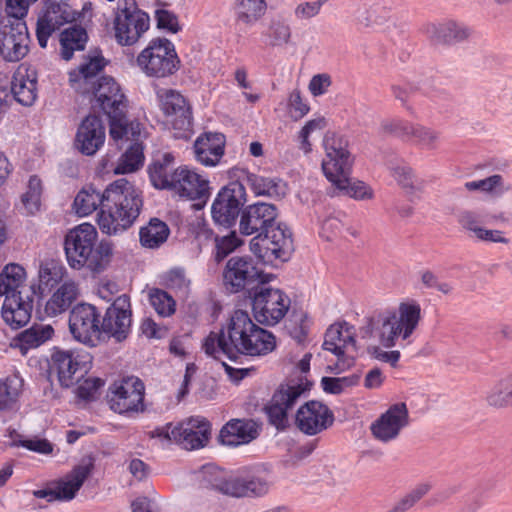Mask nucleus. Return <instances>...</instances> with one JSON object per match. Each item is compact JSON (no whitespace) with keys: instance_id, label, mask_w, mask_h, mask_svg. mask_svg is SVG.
I'll return each mask as SVG.
<instances>
[{"instance_id":"f257e3e1","label":"nucleus","mask_w":512,"mask_h":512,"mask_svg":"<svg viewBox=\"0 0 512 512\" xmlns=\"http://www.w3.org/2000/svg\"><path fill=\"white\" fill-rule=\"evenodd\" d=\"M276 346L274 335L256 325L249 314L236 310L218 332H210L202 349L214 359L236 361L240 356H264Z\"/></svg>"},{"instance_id":"f03ea898","label":"nucleus","mask_w":512,"mask_h":512,"mask_svg":"<svg viewBox=\"0 0 512 512\" xmlns=\"http://www.w3.org/2000/svg\"><path fill=\"white\" fill-rule=\"evenodd\" d=\"M421 306L414 300L402 302L397 310L387 311L369 319L362 337L386 348L396 345L397 339L410 344L411 337L422 318Z\"/></svg>"},{"instance_id":"7ed1b4c3","label":"nucleus","mask_w":512,"mask_h":512,"mask_svg":"<svg viewBox=\"0 0 512 512\" xmlns=\"http://www.w3.org/2000/svg\"><path fill=\"white\" fill-rule=\"evenodd\" d=\"M142 206L134 186L121 178L106 188V198L98 213L100 230L107 235H117L128 229L137 219Z\"/></svg>"},{"instance_id":"20e7f679","label":"nucleus","mask_w":512,"mask_h":512,"mask_svg":"<svg viewBox=\"0 0 512 512\" xmlns=\"http://www.w3.org/2000/svg\"><path fill=\"white\" fill-rule=\"evenodd\" d=\"M97 236L96 228L89 223L80 224L67 233L64 249L68 264L73 269L86 266L93 272H101L108 266L113 255V245L101 241L95 247Z\"/></svg>"},{"instance_id":"39448f33","label":"nucleus","mask_w":512,"mask_h":512,"mask_svg":"<svg viewBox=\"0 0 512 512\" xmlns=\"http://www.w3.org/2000/svg\"><path fill=\"white\" fill-rule=\"evenodd\" d=\"M200 481L204 487L236 499L262 498L269 493L272 485L265 473H239L223 477L222 472L213 465H206L202 468Z\"/></svg>"},{"instance_id":"423d86ee","label":"nucleus","mask_w":512,"mask_h":512,"mask_svg":"<svg viewBox=\"0 0 512 512\" xmlns=\"http://www.w3.org/2000/svg\"><path fill=\"white\" fill-rule=\"evenodd\" d=\"M90 94L94 95L96 105L109 117V133L113 141L128 136V133L133 136L140 134L141 124L138 121L128 122L126 119L127 99L112 77L99 78Z\"/></svg>"},{"instance_id":"0eeeda50","label":"nucleus","mask_w":512,"mask_h":512,"mask_svg":"<svg viewBox=\"0 0 512 512\" xmlns=\"http://www.w3.org/2000/svg\"><path fill=\"white\" fill-rule=\"evenodd\" d=\"M310 387L311 383L303 377L281 383L264 408L270 423L277 429H284L288 425L289 413L308 397Z\"/></svg>"},{"instance_id":"6e6552de","label":"nucleus","mask_w":512,"mask_h":512,"mask_svg":"<svg viewBox=\"0 0 512 512\" xmlns=\"http://www.w3.org/2000/svg\"><path fill=\"white\" fill-rule=\"evenodd\" d=\"M152 438L175 442L185 450H196L207 445L211 436V425L201 417H191L176 425L171 423L151 431Z\"/></svg>"},{"instance_id":"1a4fd4ad","label":"nucleus","mask_w":512,"mask_h":512,"mask_svg":"<svg viewBox=\"0 0 512 512\" xmlns=\"http://www.w3.org/2000/svg\"><path fill=\"white\" fill-rule=\"evenodd\" d=\"M137 65L149 77L164 78L179 69L174 44L166 38L152 39L137 56Z\"/></svg>"},{"instance_id":"9d476101","label":"nucleus","mask_w":512,"mask_h":512,"mask_svg":"<svg viewBox=\"0 0 512 512\" xmlns=\"http://www.w3.org/2000/svg\"><path fill=\"white\" fill-rule=\"evenodd\" d=\"M293 249L292 233L282 223L272 225L262 235L254 236L250 241L251 252L266 264H274L276 260H288Z\"/></svg>"},{"instance_id":"9b49d317","label":"nucleus","mask_w":512,"mask_h":512,"mask_svg":"<svg viewBox=\"0 0 512 512\" xmlns=\"http://www.w3.org/2000/svg\"><path fill=\"white\" fill-rule=\"evenodd\" d=\"M156 95L173 136L188 139L192 134V112L186 98L180 92L167 88L158 89Z\"/></svg>"},{"instance_id":"f8f14e48","label":"nucleus","mask_w":512,"mask_h":512,"mask_svg":"<svg viewBox=\"0 0 512 512\" xmlns=\"http://www.w3.org/2000/svg\"><path fill=\"white\" fill-rule=\"evenodd\" d=\"M150 19L134 0H119L114 19V33L120 45H133L148 30Z\"/></svg>"},{"instance_id":"ddd939ff","label":"nucleus","mask_w":512,"mask_h":512,"mask_svg":"<svg viewBox=\"0 0 512 512\" xmlns=\"http://www.w3.org/2000/svg\"><path fill=\"white\" fill-rule=\"evenodd\" d=\"M325 156L322 170L328 180L345 181V175L351 173L353 159L348 150V141L335 132H327L323 139Z\"/></svg>"},{"instance_id":"4468645a","label":"nucleus","mask_w":512,"mask_h":512,"mask_svg":"<svg viewBox=\"0 0 512 512\" xmlns=\"http://www.w3.org/2000/svg\"><path fill=\"white\" fill-rule=\"evenodd\" d=\"M144 391L142 381L137 377H126L115 381L107 395L110 408L119 414H131L144 410Z\"/></svg>"},{"instance_id":"2eb2a0df","label":"nucleus","mask_w":512,"mask_h":512,"mask_svg":"<svg viewBox=\"0 0 512 512\" xmlns=\"http://www.w3.org/2000/svg\"><path fill=\"white\" fill-rule=\"evenodd\" d=\"M323 348L337 357L333 371L339 373L351 367L356 352L354 327L346 322L331 325L325 333Z\"/></svg>"},{"instance_id":"dca6fc26","label":"nucleus","mask_w":512,"mask_h":512,"mask_svg":"<svg viewBox=\"0 0 512 512\" xmlns=\"http://www.w3.org/2000/svg\"><path fill=\"white\" fill-rule=\"evenodd\" d=\"M13 20L0 28V56L6 62H18L29 52L30 38L24 16L10 10Z\"/></svg>"},{"instance_id":"f3484780","label":"nucleus","mask_w":512,"mask_h":512,"mask_svg":"<svg viewBox=\"0 0 512 512\" xmlns=\"http://www.w3.org/2000/svg\"><path fill=\"white\" fill-rule=\"evenodd\" d=\"M290 304V298L283 291L263 287L253 297L254 317L261 324L273 326L284 318Z\"/></svg>"},{"instance_id":"a211bd4d","label":"nucleus","mask_w":512,"mask_h":512,"mask_svg":"<svg viewBox=\"0 0 512 512\" xmlns=\"http://www.w3.org/2000/svg\"><path fill=\"white\" fill-rule=\"evenodd\" d=\"M245 202L246 190L243 183L234 181L224 186L212 204L211 213L214 221L225 227L231 226Z\"/></svg>"},{"instance_id":"6ab92c4d","label":"nucleus","mask_w":512,"mask_h":512,"mask_svg":"<svg viewBox=\"0 0 512 512\" xmlns=\"http://www.w3.org/2000/svg\"><path fill=\"white\" fill-rule=\"evenodd\" d=\"M100 317V313L93 305L75 306L69 316V328L73 337L81 343L95 346L101 334Z\"/></svg>"},{"instance_id":"aec40b11","label":"nucleus","mask_w":512,"mask_h":512,"mask_svg":"<svg viewBox=\"0 0 512 512\" xmlns=\"http://www.w3.org/2000/svg\"><path fill=\"white\" fill-rule=\"evenodd\" d=\"M409 425V412L405 403L391 405L370 425L373 438L388 444L397 440L401 432Z\"/></svg>"},{"instance_id":"412c9836","label":"nucleus","mask_w":512,"mask_h":512,"mask_svg":"<svg viewBox=\"0 0 512 512\" xmlns=\"http://www.w3.org/2000/svg\"><path fill=\"white\" fill-rule=\"evenodd\" d=\"M223 281L228 291L237 293L255 283H264L266 279L250 257L235 256L226 264Z\"/></svg>"},{"instance_id":"4be33fe9","label":"nucleus","mask_w":512,"mask_h":512,"mask_svg":"<svg viewBox=\"0 0 512 512\" xmlns=\"http://www.w3.org/2000/svg\"><path fill=\"white\" fill-rule=\"evenodd\" d=\"M333 412L319 401H307L301 405L295 414V424L298 429L309 436L321 433L332 426Z\"/></svg>"},{"instance_id":"5701e85b","label":"nucleus","mask_w":512,"mask_h":512,"mask_svg":"<svg viewBox=\"0 0 512 512\" xmlns=\"http://www.w3.org/2000/svg\"><path fill=\"white\" fill-rule=\"evenodd\" d=\"M278 216L274 204L257 202L248 205L240 215L239 231L242 235H262L276 223Z\"/></svg>"},{"instance_id":"b1692460","label":"nucleus","mask_w":512,"mask_h":512,"mask_svg":"<svg viewBox=\"0 0 512 512\" xmlns=\"http://www.w3.org/2000/svg\"><path fill=\"white\" fill-rule=\"evenodd\" d=\"M130 307V298L127 294L118 296L105 313L101 332L114 337L117 341L125 339L131 326Z\"/></svg>"},{"instance_id":"393cba45","label":"nucleus","mask_w":512,"mask_h":512,"mask_svg":"<svg viewBox=\"0 0 512 512\" xmlns=\"http://www.w3.org/2000/svg\"><path fill=\"white\" fill-rule=\"evenodd\" d=\"M89 362L88 354L56 349L51 355L50 370L57 374L61 386L70 387L74 383L75 374L86 372Z\"/></svg>"},{"instance_id":"a878e982","label":"nucleus","mask_w":512,"mask_h":512,"mask_svg":"<svg viewBox=\"0 0 512 512\" xmlns=\"http://www.w3.org/2000/svg\"><path fill=\"white\" fill-rule=\"evenodd\" d=\"M175 180L170 187L178 196L188 200H199L203 203L209 197V181L187 166L174 170Z\"/></svg>"},{"instance_id":"bb28decb","label":"nucleus","mask_w":512,"mask_h":512,"mask_svg":"<svg viewBox=\"0 0 512 512\" xmlns=\"http://www.w3.org/2000/svg\"><path fill=\"white\" fill-rule=\"evenodd\" d=\"M73 19L74 15L67 4L47 1L37 21L36 36L39 45L45 48L51 34Z\"/></svg>"},{"instance_id":"cd10ccee","label":"nucleus","mask_w":512,"mask_h":512,"mask_svg":"<svg viewBox=\"0 0 512 512\" xmlns=\"http://www.w3.org/2000/svg\"><path fill=\"white\" fill-rule=\"evenodd\" d=\"M33 310V296L26 291L25 293L7 294L1 309V315L4 322L13 329L25 326Z\"/></svg>"},{"instance_id":"c85d7f7f","label":"nucleus","mask_w":512,"mask_h":512,"mask_svg":"<svg viewBox=\"0 0 512 512\" xmlns=\"http://www.w3.org/2000/svg\"><path fill=\"white\" fill-rule=\"evenodd\" d=\"M105 128L101 119L95 115L87 116L79 125L75 145L85 155H94L104 144Z\"/></svg>"},{"instance_id":"c756f323","label":"nucleus","mask_w":512,"mask_h":512,"mask_svg":"<svg viewBox=\"0 0 512 512\" xmlns=\"http://www.w3.org/2000/svg\"><path fill=\"white\" fill-rule=\"evenodd\" d=\"M11 92L23 106H31L37 99V72L26 64L18 66L13 74Z\"/></svg>"},{"instance_id":"7c9ffc66","label":"nucleus","mask_w":512,"mask_h":512,"mask_svg":"<svg viewBox=\"0 0 512 512\" xmlns=\"http://www.w3.org/2000/svg\"><path fill=\"white\" fill-rule=\"evenodd\" d=\"M225 136L222 133H204L194 143L196 160L207 167H214L224 155Z\"/></svg>"},{"instance_id":"2f4dec72","label":"nucleus","mask_w":512,"mask_h":512,"mask_svg":"<svg viewBox=\"0 0 512 512\" xmlns=\"http://www.w3.org/2000/svg\"><path fill=\"white\" fill-rule=\"evenodd\" d=\"M105 66V59L101 55L88 57L77 70L69 73L71 86L81 94H90L91 89L97 84L96 76Z\"/></svg>"},{"instance_id":"473e14b6","label":"nucleus","mask_w":512,"mask_h":512,"mask_svg":"<svg viewBox=\"0 0 512 512\" xmlns=\"http://www.w3.org/2000/svg\"><path fill=\"white\" fill-rule=\"evenodd\" d=\"M54 329L48 324H34L30 328L20 332L11 341V347L19 349L24 356L30 350L36 349L50 340Z\"/></svg>"},{"instance_id":"72a5a7b5","label":"nucleus","mask_w":512,"mask_h":512,"mask_svg":"<svg viewBox=\"0 0 512 512\" xmlns=\"http://www.w3.org/2000/svg\"><path fill=\"white\" fill-rule=\"evenodd\" d=\"M255 422L246 420H231L220 431V441L227 446L247 444L257 437Z\"/></svg>"},{"instance_id":"f704fd0d","label":"nucleus","mask_w":512,"mask_h":512,"mask_svg":"<svg viewBox=\"0 0 512 512\" xmlns=\"http://www.w3.org/2000/svg\"><path fill=\"white\" fill-rule=\"evenodd\" d=\"M142 130L137 136H133L128 133V136H124L122 139L114 141L117 145L121 141L131 140L133 143L129 146L126 152L119 158L116 167L114 168L115 174H127L132 173L142 167L144 163L143 146L139 142L141 138Z\"/></svg>"},{"instance_id":"c9c22d12","label":"nucleus","mask_w":512,"mask_h":512,"mask_svg":"<svg viewBox=\"0 0 512 512\" xmlns=\"http://www.w3.org/2000/svg\"><path fill=\"white\" fill-rule=\"evenodd\" d=\"M91 464L79 465L71 473L54 485L57 500L69 501L73 499L77 491L91 473Z\"/></svg>"},{"instance_id":"e433bc0d","label":"nucleus","mask_w":512,"mask_h":512,"mask_svg":"<svg viewBox=\"0 0 512 512\" xmlns=\"http://www.w3.org/2000/svg\"><path fill=\"white\" fill-rule=\"evenodd\" d=\"M244 181L257 196L282 198L287 194V185L279 178L264 177L247 172Z\"/></svg>"},{"instance_id":"4c0bfd02","label":"nucleus","mask_w":512,"mask_h":512,"mask_svg":"<svg viewBox=\"0 0 512 512\" xmlns=\"http://www.w3.org/2000/svg\"><path fill=\"white\" fill-rule=\"evenodd\" d=\"M174 157L170 153L163 154L153 161L148 172L151 183L158 189H170L176 177L173 169Z\"/></svg>"},{"instance_id":"58836bf2","label":"nucleus","mask_w":512,"mask_h":512,"mask_svg":"<svg viewBox=\"0 0 512 512\" xmlns=\"http://www.w3.org/2000/svg\"><path fill=\"white\" fill-rule=\"evenodd\" d=\"M105 198L106 190L104 192H100L93 186H85L77 193L73 202V209L80 217L88 216L99 207L100 209L103 207Z\"/></svg>"},{"instance_id":"ea45409f","label":"nucleus","mask_w":512,"mask_h":512,"mask_svg":"<svg viewBox=\"0 0 512 512\" xmlns=\"http://www.w3.org/2000/svg\"><path fill=\"white\" fill-rule=\"evenodd\" d=\"M26 271L16 263L7 264L0 273V296L14 293H24Z\"/></svg>"},{"instance_id":"a19ab883","label":"nucleus","mask_w":512,"mask_h":512,"mask_svg":"<svg viewBox=\"0 0 512 512\" xmlns=\"http://www.w3.org/2000/svg\"><path fill=\"white\" fill-rule=\"evenodd\" d=\"M78 296V286L74 281H65L46 304V311L58 315L66 311Z\"/></svg>"},{"instance_id":"79ce46f5","label":"nucleus","mask_w":512,"mask_h":512,"mask_svg":"<svg viewBox=\"0 0 512 512\" xmlns=\"http://www.w3.org/2000/svg\"><path fill=\"white\" fill-rule=\"evenodd\" d=\"M170 234L168 225L157 218H153L149 223L140 229V243L147 248H158Z\"/></svg>"},{"instance_id":"37998d69","label":"nucleus","mask_w":512,"mask_h":512,"mask_svg":"<svg viewBox=\"0 0 512 512\" xmlns=\"http://www.w3.org/2000/svg\"><path fill=\"white\" fill-rule=\"evenodd\" d=\"M429 32L436 41L443 43L463 41L469 36L468 28L453 20L434 24Z\"/></svg>"},{"instance_id":"c03bdc74","label":"nucleus","mask_w":512,"mask_h":512,"mask_svg":"<svg viewBox=\"0 0 512 512\" xmlns=\"http://www.w3.org/2000/svg\"><path fill=\"white\" fill-rule=\"evenodd\" d=\"M87 33L84 28L73 25L65 29L60 36L61 56L70 60L74 51L83 50L87 42Z\"/></svg>"},{"instance_id":"a18cd8bd","label":"nucleus","mask_w":512,"mask_h":512,"mask_svg":"<svg viewBox=\"0 0 512 512\" xmlns=\"http://www.w3.org/2000/svg\"><path fill=\"white\" fill-rule=\"evenodd\" d=\"M266 11L265 0H237L235 3L236 19L245 25H254L265 15Z\"/></svg>"},{"instance_id":"49530a36","label":"nucleus","mask_w":512,"mask_h":512,"mask_svg":"<svg viewBox=\"0 0 512 512\" xmlns=\"http://www.w3.org/2000/svg\"><path fill=\"white\" fill-rule=\"evenodd\" d=\"M22 390V379L16 375L0 380V413L14 409Z\"/></svg>"},{"instance_id":"de8ad7c7","label":"nucleus","mask_w":512,"mask_h":512,"mask_svg":"<svg viewBox=\"0 0 512 512\" xmlns=\"http://www.w3.org/2000/svg\"><path fill=\"white\" fill-rule=\"evenodd\" d=\"M271 46H284L289 44L292 31L289 23L282 17H275L270 20L269 26L264 34Z\"/></svg>"},{"instance_id":"09e8293b","label":"nucleus","mask_w":512,"mask_h":512,"mask_svg":"<svg viewBox=\"0 0 512 512\" xmlns=\"http://www.w3.org/2000/svg\"><path fill=\"white\" fill-rule=\"evenodd\" d=\"M345 181L340 183L338 180H329L336 188L343 191L344 194L356 199L367 200L373 197V190L362 181H352L350 173L345 175Z\"/></svg>"},{"instance_id":"8fccbe9b","label":"nucleus","mask_w":512,"mask_h":512,"mask_svg":"<svg viewBox=\"0 0 512 512\" xmlns=\"http://www.w3.org/2000/svg\"><path fill=\"white\" fill-rule=\"evenodd\" d=\"M149 301L158 315L169 317L175 313L176 302L165 290L153 288L149 291Z\"/></svg>"},{"instance_id":"3c124183","label":"nucleus","mask_w":512,"mask_h":512,"mask_svg":"<svg viewBox=\"0 0 512 512\" xmlns=\"http://www.w3.org/2000/svg\"><path fill=\"white\" fill-rule=\"evenodd\" d=\"M41 191V180L32 176L27 191L21 197V203L28 214H35L39 210Z\"/></svg>"},{"instance_id":"603ef678","label":"nucleus","mask_w":512,"mask_h":512,"mask_svg":"<svg viewBox=\"0 0 512 512\" xmlns=\"http://www.w3.org/2000/svg\"><path fill=\"white\" fill-rule=\"evenodd\" d=\"M165 285L180 298H186L190 291L191 281L183 269H172L165 276Z\"/></svg>"},{"instance_id":"864d4df0","label":"nucleus","mask_w":512,"mask_h":512,"mask_svg":"<svg viewBox=\"0 0 512 512\" xmlns=\"http://www.w3.org/2000/svg\"><path fill=\"white\" fill-rule=\"evenodd\" d=\"M392 176L409 196H417L420 191L417 179L413 170L406 166H396L392 169Z\"/></svg>"},{"instance_id":"5fc2aeb1","label":"nucleus","mask_w":512,"mask_h":512,"mask_svg":"<svg viewBox=\"0 0 512 512\" xmlns=\"http://www.w3.org/2000/svg\"><path fill=\"white\" fill-rule=\"evenodd\" d=\"M486 400L490 406L494 407H507L512 405V395L505 377L499 380L489 390Z\"/></svg>"},{"instance_id":"6e6d98bb","label":"nucleus","mask_w":512,"mask_h":512,"mask_svg":"<svg viewBox=\"0 0 512 512\" xmlns=\"http://www.w3.org/2000/svg\"><path fill=\"white\" fill-rule=\"evenodd\" d=\"M464 187L468 191H480L489 194H501L504 190L503 178L499 174L489 176L485 179L466 182Z\"/></svg>"},{"instance_id":"4d7b16f0","label":"nucleus","mask_w":512,"mask_h":512,"mask_svg":"<svg viewBox=\"0 0 512 512\" xmlns=\"http://www.w3.org/2000/svg\"><path fill=\"white\" fill-rule=\"evenodd\" d=\"M419 275L421 284L426 289H434L444 295H449L454 290V285L451 282L441 279L431 270H422Z\"/></svg>"},{"instance_id":"13d9d810","label":"nucleus","mask_w":512,"mask_h":512,"mask_svg":"<svg viewBox=\"0 0 512 512\" xmlns=\"http://www.w3.org/2000/svg\"><path fill=\"white\" fill-rule=\"evenodd\" d=\"M63 273L64 268L53 261L41 263L39 267L40 283L46 287H53L62 279Z\"/></svg>"},{"instance_id":"bf43d9fd","label":"nucleus","mask_w":512,"mask_h":512,"mask_svg":"<svg viewBox=\"0 0 512 512\" xmlns=\"http://www.w3.org/2000/svg\"><path fill=\"white\" fill-rule=\"evenodd\" d=\"M358 380L359 377L355 375L347 377H323L321 384L325 392L330 394H340L346 388L356 385Z\"/></svg>"},{"instance_id":"052dcab7","label":"nucleus","mask_w":512,"mask_h":512,"mask_svg":"<svg viewBox=\"0 0 512 512\" xmlns=\"http://www.w3.org/2000/svg\"><path fill=\"white\" fill-rule=\"evenodd\" d=\"M412 138L423 148L436 149L439 141V133L431 128L415 125Z\"/></svg>"},{"instance_id":"680f3d73","label":"nucleus","mask_w":512,"mask_h":512,"mask_svg":"<svg viewBox=\"0 0 512 512\" xmlns=\"http://www.w3.org/2000/svg\"><path fill=\"white\" fill-rule=\"evenodd\" d=\"M381 128L385 133L404 139H411L415 125L402 120H387L381 124Z\"/></svg>"},{"instance_id":"e2e57ef3","label":"nucleus","mask_w":512,"mask_h":512,"mask_svg":"<svg viewBox=\"0 0 512 512\" xmlns=\"http://www.w3.org/2000/svg\"><path fill=\"white\" fill-rule=\"evenodd\" d=\"M325 127V120L323 118H317L308 121L304 127L300 130L298 134V139L300 142V148L305 152L309 153L311 151V144L309 142L310 135L315 132L322 130Z\"/></svg>"},{"instance_id":"0e129e2a","label":"nucleus","mask_w":512,"mask_h":512,"mask_svg":"<svg viewBox=\"0 0 512 512\" xmlns=\"http://www.w3.org/2000/svg\"><path fill=\"white\" fill-rule=\"evenodd\" d=\"M459 224L469 233L470 237L477 238L482 227V221L479 216L473 212L465 211L459 216Z\"/></svg>"},{"instance_id":"69168bd1","label":"nucleus","mask_w":512,"mask_h":512,"mask_svg":"<svg viewBox=\"0 0 512 512\" xmlns=\"http://www.w3.org/2000/svg\"><path fill=\"white\" fill-rule=\"evenodd\" d=\"M325 0H316L314 2H302L295 7L294 14L299 20H308L317 16Z\"/></svg>"},{"instance_id":"338daca9","label":"nucleus","mask_w":512,"mask_h":512,"mask_svg":"<svg viewBox=\"0 0 512 512\" xmlns=\"http://www.w3.org/2000/svg\"><path fill=\"white\" fill-rule=\"evenodd\" d=\"M157 27L171 33L179 30L178 20L175 14L166 9H157L155 11Z\"/></svg>"},{"instance_id":"774afa93","label":"nucleus","mask_w":512,"mask_h":512,"mask_svg":"<svg viewBox=\"0 0 512 512\" xmlns=\"http://www.w3.org/2000/svg\"><path fill=\"white\" fill-rule=\"evenodd\" d=\"M241 245V240L237 237L235 232L223 237L217 244V256L220 258L226 257L229 253L233 252L238 246Z\"/></svg>"}]
</instances>
